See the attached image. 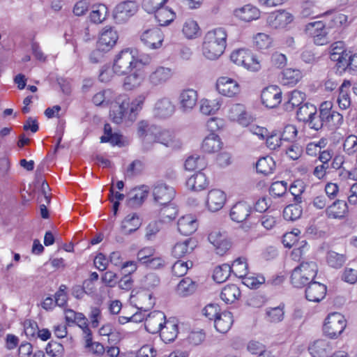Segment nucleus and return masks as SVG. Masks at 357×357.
<instances>
[{
	"label": "nucleus",
	"mask_w": 357,
	"mask_h": 357,
	"mask_svg": "<svg viewBox=\"0 0 357 357\" xmlns=\"http://www.w3.org/2000/svg\"><path fill=\"white\" fill-rule=\"evenodd\" d=\"M206 165L205 158L197 155L188 157L184 164L185 169L188 171H200L204 169Z\"/></svg>",
	"instance_id": "nucleus-44"
},
{
	"label": "nucleus",
	"mask_w": 357,
	"mask_h": 357,
	"mask_svg": "<svg viewBox=\"0 0 357 357\" xmlns=\"http://www.w3.org/2000/svg\"><path fill=\"white\" fill-rule=\"evenodd\" d=\"M266 137V146L271 150H275L278 148L282 146L283 140L282 139L281 135L277 131H273L270 135Z\"/></svg>",
	"instance_id": "nucleus-58"
},
{
	"label": "nucleus",
	"mask_w": 357,
	"mask_h": 357,
	"mask_svg": "<svg viewBox=\"0 0 357 357\" xmlns=\"http://www.w3.org/2000/svg\"><path fill=\"white\" fill-rule=\"evenodd\" d=\"M271 43L272 39L266 33H259L255 37V44L259 50H266L268 48Z\"/></svg>",
	"instance_id": "nucleus-63"
},
{
	"label": "nucleus",
	"mask_w": 357,
	"mask_h": 357,
	"mask_svg": "<svg viewBox=\"0 0 357 357\" xmlns=\"http://www.w3.org/2000/svg\"><path fill=\"white\" fill-rule=\"evenodd\" d=\"M305 31L310 36H317V33L325 31V24L321 21L309 22L305 25Z\"/></svg>",
	"instance_id": "nucleus-60"
},
{
	"label": "nucleus",
	"mask_w": 357,
	"mask_h": 357,
	"mask_svg": "<svg viewBox=\"0 0 357 357\" xmlns=\"http://www.w3.org/2000/svg\"><path fill=\"white\" fill-rule=\"evenodd\" d=\"M227 34L224 28L219 27L208 31L203 43L204 56L210 60L219 58L227 45Z\"/></svg>",
	"instance_id": "nucleus-3"
},
{
	"label": "nucleus",
	"mask_w": 357,
	"mask_h": 357,
	"mask_svg": "<svg viewBox=\"0 0 357 357\" xmlns=\"http://www.w3.org/2000/svg\"><path fill=\"white\" fill-rule=\"evenodd\" d=\"M182 31L185 36L189 39L197 38L201 34L197 22L192 19H188L185 22Z\"/></svg>",
	"instance_id": "nucleus-45"
},
{
	"label": "nucleus",
	"mask_w": 357,
	"mask_h": 357,
	"mask_svg": "<svg viewBox=\"0 0 357 357\" xmlns=\"http://www.w3.org/2000/svg\"><path fill=\"white\" fill-rule=\"evenodd\" d=\"M245 110L244 105L241 104L233 105L229 109V118L231 121H236L243 123L245 119Z\"/></svg>",
	"instance_id": "nucleus-52"
},
{
	"label": "nucleus",
	"mask_w": 357,
	"mask_h": 357,
	"mask_svg": "<svg viewBox=\"0 0 357 357\" xmlns=\"http://www.w3.org/2000/svg\"><path fill=\"white\" fill-rule=\"evenodd\" d=\"M220 107V103L218 99H203L200 102V112L205 115L214 114Z\"/></svg>",
	"instance_id": "nucleus-48"
},
{
	"label": "nucleus",
	"mask_w": 357,
	"mask_h": 357,
	"mask_svg": "<svg viewBox=\"0 0 357 357\" xmlns=\"http://www.w3.org/2000/svg\"><path fill=\"white\" fill-rule=\"evenodd\" d=\"M305 99V94L300 91L294 90L291 92L288 101L285 104L287 110H291L295 107H300Z\"/></svg>",
	"instance_id": "nucleus-50"
},
{
	"label": "nucleus",
	"mask_w": 357,
	"mask_h": 357,
	"mask_svg": "<svg viewBox=\"0 0 357 357\" xmlns=\"http://www.w3.org/2000/svg\"><path fill=\"white\" fill-rule=\"evenodd\" d=\"M241 295L239 288L234 284L225 286L220 293L221 299L226 303H233Z\"/></svg>",
	"instance_id": "nucleus-39"
},
{
	"label": "nucleus",
	"mask_w": 357,
	"mask_h": 357,
	"mask_svg": "<svg viewBox=\"0 0 357 357\" xmlns=\"http://www.w3.org/2000/svg\"><path fill=\"white\" fill-rule=\"evenodd\" d=\"M331 351V344L325 340H317L309 347L312 357H328Z\"/></svg>",
	"instance_id": "nucleus-33"
},
{
	"label": "nucleus",
	"mask_w": 357,
	"mask_h": 357,
	"mask_svg": "<svg viewBox=\"0 0 357 357\" xmlns=\"http://www.w3.org/2000/svg\"><path fill=\"white\" fill-rule=\"evenodd\" d=\"M136 64L137 61L132 52L129 49H126L116 56L113 70L119 75H126L136 67Z\"/></svg>",
	"instance_id": "nucleus-6"
},
{
	"label": "nucleus",
	"mask_w": 357,
	"mask_h": 357,
	"mask_svg": "<svg viewBox=\"0 0 357 357\" xmlns=\"http://www.w3.org/2000/svg\"><path fill=\"white\" fill-rule=\"evenodd\" d=\"M173 75L174 72L172 68L158 66L150 73L148 81L152 86L155 87L165 84L172 77Z\"/></svg>",
	"instance_id": "nucleus-15"
},
{
	"label": "nucleus",
	"mask_w": 357,
	"mask_h": 357,
	"mask_svg": "<svg viewBox=\"0 0 357 357\" xmlns=\"http://www.w3.org/2000/svg\"><path fill=\"white\" fill-rule=\"evenodd\" d=\"M339 68H342L344 70H357V54H349L348 53L347 57L342 60V62L338 65Z\"/></svg>",
	"instance_id": "nucleus-61"
},
{
	"label": "nucleus",
	"mask_w": 357,
	"mask_h": 357,
	"mask_svg": "<svg viewBox=\"0 0 357 357\" xmlns=\"http://www.w3.org/2000/svg\"><path fill=\"white\" fill-rule=\"evenodd\" d=\"M196 246V241L194 239L187 238L176 243L172 248V254L175 258H181L190 254Z\"/></svg>",
	"instance_id": "nucleus-24"
},
{
	"label": "nucleus",
	"mask_w": 357,
	"mask_h": 357,
	"mask_svg": "<svg viewBox=\"0 0 357 357\" xmlns=\"http://www.w3.org/2000/svg\"><path fill=\"white\" fill-rule=\"evenodd\" d=\"M167 321L164 312L161 311H153L149 314L145 319V328L152 334L159 333Z\"/></svg>",
	"instance_id": "nucleus-14"
},
{
	"label": "nucleus",
	"mask_w": 357,
	"mask_h": 357,
	"mask_svg": "<svg viewBox=\"0 0 357 357\" xmlns=\"http://www.w3.org/2000/svg\"><path fill=\"white\" fill-rule=\"evenodd\" d=\"M118 38L117 32L112 27L104 28L97 43L98 50L109 51L116 43Z\"/></svg>",
	"instance_id": "nucleus-10"
},
{
	"label": "nucleus",
	"mask_w": 357,
	"mask_h": 357,
	"mask_svg": "<svg viewBox=\"0 0 357 357\" xmlns=\"http://www.w3.org/2000/svg\"><path fill=\"white\" fill-rule=\"evenodd\" d=\"M197 92L192 89L183 90L178 96L179 109L183 112H190L197 102Z\"/></svg>",
	"instance_id": "nucleus-18"
},
{
	"label": "nucleus",
	"mask_w": 357,
	"mask_h": 357,
	"mask_svg": "<svg viewBox=\"0 0 357 357\" xmlns=\"http://www.w3.org/2000/svg\"><path fill=\"white\" fill-rule=\"evenodd\" d=\"M347 326L344 317L339 312L331 313L326 318L323 332L331 339H335L342 333Z\"/></svg>",
	"instance_id": "nucleus-5"
},
{
	"label": "nucleus",
	"mask_w": 357,
	"mask_h": 357,
	"mask_svg": "<svg viewBox=\"0 0 357 357\" xmlns=\"http://www.w3.org/2000/svg\"><path fill=\"white\" fill-rule=\"evenodd\" d=\"M148 195L149 188L145 185L132 190L128 195V206L131 208H137L140 206L147 198Z\"/></svg>",
	"instance_id": "nucleus-23"
},
{
	"label": "nucleus",
	"mask_w": 357,
	"mask_h": 357,
	"mask_svg": "<svg viewBox=\"0 0 357 357\" xmlns=\"http://www.w3.org/2000/svg\"><path fill=\"white\" fill-rule=\"evenodd\" d=\"M142 221L137 213L128 214L122 221L121 229L125 235H129L137 231L141 226Z\"/></svg>",
	"instance_id": "nucleus-28"
},
{
	"label": "nucleus",
	"mask_w": 357,
	"mask_h": 357,
	"mask_svg": "<svg viewBox=\"0 0 357 357\" xmlns=\"http://www.w3.org/2000/svg\"><path fill=\"white\" fill-rule=\"evenodd\" d=\"M289 192L291 195L294 196V201L296 203H301L302 202V197L301 195L305 190V188L303 184L300 181H296L294 182L289 188Z\"/></svg>",
	"instance_id": "nucleus-59"
},
{
	"label": "nucleus",
	"mask_w": 357,
	"mask_h": 357,
	"mask_svg": "<svg viewBox=\"0 0 357 357\" xmlns=\"http://www.w3.org/2000/svg\"><path fill=\"white\" fill-rule=\"evenodd\" d=\"M347 56L348 53L344 50V45L342 41H337L331 45L330 58L332 61H337V65Z\"/></svg>",
	"instance_id": "nucleus-40"
},
{
	"label": "nucleus",
	"mask_w": 357,
	"mask_h": 357,
	"mask_svg": "<svg viewBox=\"0 0 357 357\" xmlns=\"http://www.w3.org/2000/svg\"><path fill=\"white\" fill-rule=\"evenodd\" d=\"M175 112V106L167 97L159 98L155 103L153 112L158 119H165L170 117Z\"/></svg>",
	"instance_id": "nucleus-13"
},
{
	"label": "nucleus",
	"mask_w": 357,
	"mask_h": 357,
	"mask_svg": "<svg viewBox=\"0 0 357 357\" xmlns=\"http://www.w3.org/2000/svg\"><path fill=\"white\" fill-rule=\"evenodd\" d=\"M208 184L206 176L201 170L190 176L186 181L188 188L193 191L202 190L207 187Z\"/></svg>",
	"instance_id": "nucleus-34"
},
{
	"label": "nucleus",
	"mask_w": 357,
	"mask_h": 357,
	"mask_svg": "<svg viewBox=\"0 0 357 357\" xmlns=\"http://www.w3.org/2000/svg\"><path fill=\"white\" fill-rule=\"evenodd\" d=\"M149 93H143L137 96L131 102L126 95H119L109 110L112 121L120 124L125 122L132 123L139 112L142 109L144 101Z\"/></svg>",
	"instance_id": "nucleus-1"
},
{
	"label": "nucleus",
	"mask_w": 357,
	"mask_h": 357,
	"mask_svg": "<svg viewBox=\"0 0 357 357\" xmlns=\"http://www.w3.org/2000/svg\"><path fill=\"white\" fill-rule=\"evenodd\" d=\"M159 332L163 342L165 343L173 342L178 333V324L175 320H167Z\"/></svg>",
	"instance_id": "nucleus-27"
},
{
	"label": "nucleus",
	"mask_w": 357,
	"mask_h": 357,
	"mask_svg": "<svg viewBox=\"0 0 357 357\" xmlns=\"http://www.w3.org/2000/svg\"><path fill=\"white\" fill-rule=\"evenodd\" d=\"M262 103L268 108L277 107L282 100L281 89L275 85L265 88L261 94Z\"/></svg>",
	"instance_id": "nucleus-12"
},
{
	"label": "nucleus",
	"mask_w": 357,
	"mask_h": 357,
	"mask_svg": "<svg viewBox=\"0 0 357 357\" xmlns=\"http://www.w3.org/2000/svg\"><path fill=\"white\" fill-rule=\"evenodd\" d=\"M234 15L242 21L250 22L258 19L259 17V10L254 6L246 5L241 8L234 10Z\"/></svg>",
	"instance_id": "nucleus-35"
},
{
	"label": "nucleus",
	"mask_w": 357,
	"mask_h": 357,
	"mask_svg": "<svg viewBox=\"0 0 357 357\" xmlns=\"http://www.w3.org/2000/svg\"><path fill=\"white\" fill-rule=\"evenodd\" d=\"M226 201L225 192L220 190L213 189L208 192L206 200V205L212 212L221 209Z\"/></svg>",
	"instance_id": "nucleus-21"
},
{
	"label": "nucleus",
	"mask_w": 357,
	"mask_h": 357,
	"mask_svg": "<svg viewBox=\"0 0 357 357\" xmlns=\"http://www.w3.org/2000/svg\"><path fill=\"white\" fill-rule=\"evenodd\" d=\"M317 112V107L311 103L306 102L301 105L296 112V117L299 121L307 123L312 115Z\"/></svg>",
	"instance_id": "nucleus-41"
},
{
	"label": "nucleus",
	"mask_w": 357,
	"mask_h": 357,
	"mask_svg": "<svg viewBox=\"0 0 357 357\" xmlns=\"http://www.w3.org/2000/svg\"><path fill=\"white\" fill-rule=\"evenodd\" d=\"M155 17L160 26H167L175 18V13L170 8L162 7L154 11Z\"/></svg>",
	"instance_id": "nucleus-38"
},
{
	"label": "nucleus",
	"mask_w": 357,
	"mask_h": 357,
	"mask_svg": "<svg viewBox=\"0 0 357 357\" xmlns=\"http://www.w3.org/2000/svg\"><path fill=\"white\" fill-rule=\"evenodd\" d=\"M230 266L231 272L238 278H243L248 273V266L245 257L237 258Z\"/></svg>",
	"instance_id": "nucleus-46"
},
{
	"label": "nucleus",
	"mask_w": 357,
	"mask_h": 357,
	"mask_svg": "<svg viewBox=\"0 0 357 357\" xmlns=\"http://www.w3.org/2000/svg\"><path fill=\"white\" fill-rule=\"evenodd\" d=\"M108 13L107 7L104 4H98L93 6L90 14L91 20L96 24L102 22L107 17Z\"/></svg>",
	"instance_id": "nucleus-49"
},
{
	"label": "nucleus",
	"mask_w": 357,
	"mask_h": 357,
	"mask_svg": "<svg viewBox=\"0 0 357 357\" xmlns=\"http://www.w3.org/2000/svg\"><path fill=\"white\" fill-rule=\"evenodd\" d=\"M300 203L291 204L283 210V217L288 221H295L299 219L303 213V208Z\"/></svg>",
	"instance_id": "nucleus-43"
},
{
	"label": "nucleus",
	"mask_w": 357,
	"mask_h": 357,
	"mask_svg": "<svg viewBox=\"0 0 357 357\" xmlns=\"http://www.w3.org/2000/svg\"><path fill=\"white\" fill-rule=\"evenodd\" d=\"M152 143H160L165 146H174L175 136L174 133L167 130H160L157 127L154 131Z\"/></svg>",
	"instance_id": "nucleus-29"
},
{
	"label": "nucleus",
	"mask_w": 357,
	"mask_h": 357,
	"mask_svg": "<svg viewBox=\"0 0 357 357\" xmlns=\"http://www.w3.org/2000/svg\"><path fill=\"white\" fill-rule=\"evenodd\" d=\"M331 102H322L319 111L312 115L306 123L310 129L316 131L321 130L324 127H339L343 123V115L332 109Z\"/></svg>",
	"instance_id": "nucleus-2"
},
{
	"label": "nucleus",
	"mask_w": 357,
	"mask_h": 357,
	"mask_svg": "<svg viewBox=\"0 0 357 357\" xmlns=\"http://www.w3.org/2000/svg\"><path fill=\"white\" fill-rule=\"evenodd\" d=\"M168 0H143L142 7L148 13H153L154 11L164 6Z\"/></svg>",
	"instance_id": "nucleus-62"
},
{
	"label": "nucleus",
	"mask_w": 357,
	"mask_h": 357,
	"mask_svg": "<svg viewBox=\"0 0 357 357\" xmlns=\"http://www.w3.org/2000/svg\"><path fill=\"white\" fill-rule=\"evenodd\" d=\"M351 83L349 80H344L339 89V95L337 99L339 108L347 110L351 105V98L349 94Z\"/></svg>",
	"instance_id": "nucleus-30"
},
{
	"label": "nucleus",
	"mask_w": 357,
	"mask_h": 357,
	"mask_svg": "<svg viewBox=\"0 0 357 357\" xmlns=\"http://www.w3.org/2000/svg\"><path fill=\"white\" fill-rule=\"evenodd\" d=\"M252 212V206L245 202H238L231 208L229 216L236 222H242L247 220Z\"/></svg>",
	"instance_id": "nucleus-19"
},
{
	"label": "nucleus",
	"mask_w": 357,
	"mask_h": 357,
	"mask_svg": "<svg viewBox=\"0 0 357 357\" xmlns=\"http://www.w3.org/2000/svg\"><path fill=\"white\" fill-rule=\"evenodd\" d=\"M208 239L219 255H223L231 247L230 242L227 239L226 233L218 229L212 231L208 234Z\"/></svg>",
	"instance_id": "nucleus-9"
},
{
	"label": "nucleus",
	"mask_w": 357,
	"mask_h": 357,
	"mask_svg": "<svg viewBox=\"0 0 357 357\" xmlns=\"http://www.w3.org/2000/svg\"><path fill=\"white\" fill-rule=\"evenodd\" d=\"M347 211V202L337 199L326 208V214L328 218L341 219L345 216Z\"/></svg>",
	"instance_id": "nucleus-26"
},
{
	"label": "nucleus",
	"mask_w": 357,
	"mask_h": 357,
	"mask_svg": "<svg viewBox=\"0 0 357 357\" xmlns=\"http://www.w3.org/2000/svg\"><path fill=\"white\" fill-rule=\"evenodd\" d=\"M140 38L148 48L156 50L162 46L164 36L160 29L154 28L144 31Z\"/></svg>",
	"instance_id": "nucleus-11"
},
{
	"label": "nucleus",
	"mask_w": 357,
	"mask_h": 357,
	"mask_svg": "<svg viewBox=\"0 0 357 357\" xmlns=\"http://www.w3.org/2000/svg\"><path fill=\"white\" fill-rule=\"evenodd\" d=\"M275 168V162L272 158L266 156L261 158L256 164V169L257 172L264 175H268L273 173Z\"/></svg>",
	"instance_id": "nucleus-47"
},
{
	"label": "nucleus",
	"mask_w": 357,
	"mask_h": 357,
	"mask_svg": "<svg viewBox=\"0 0 357 357\" xmlns=\"http://www.w3.org/2000/svg\"><path fill=\"white\" fill-rule=\"evenodd\" d=\"M231 272V266L229 264H224L215 267L213 278L216 282L222 283L229 277Z\"/></svg>",
	"instance_id": "nucleus-51"
},
{
	"label": "nucleus",
	"mask_w": 357,
	"mask_h": 357,
	"mask_svg": "<svg viewBox=\"0 0 357 357\" xmlns=\"http://www.w3.org/2000/svg\"><path fill=\"white\" fill-rule=\"evenodd\" d=\"M197 284L190 278L182 279L176 287V294L181 297L192 294L197 289Z\"/></svg>",
	"instance_id": "nucleus-36"
},
{
	"label": "nucleus",
	"mask_w": 357,
	"mask_h": 357,
	"mask_svg": "<svg viewBox=\"0 0 357 357\" xmlns=\"http://www.w3.org/2000/svg\"><path fill=\"white\" fill-rule=\"evenodd\" d=\"M343 149L349 155L356 153L357 151V137L353 135L348 136L344 140Z\"/></svg>",
	"instance_id": "nucleus-64"
},
{
	"label": "nucleus",
	"mask_w": 357,
	"mask_h": 357,
	"mask_svg": "<svg viewBox=\"0 0 357 357\" xmlns=\"http://www.w3.org/2000/svg\"><path fill=\"white\" fill-rule=\"evenodd\" d=\"M301 78V73L298 69L287 68L282 73L281 82L284 85H294Z\"/></svg>",
	"instance_id": "nucleus-42"
},
{
	"label": "nucleus",
	"mask_w": 357,
	"mask_h": 357,
	"mask_svg": "<svg viewBox=\"0 0 357 357\" xmlns=\"http://www.w3.org/2000/svg\"><path fill=\"white\" fill-rule=\"evenodd\" d=\"M346 260L347 257L343 254H339L335 251H329L327 253V262L333 268H341L344 264Z\"/></svg>",
	"instance_id": "nucleus-53"
},
{
	"label": "nucleus",
	"mask_w": 357,
	"mask_h": 357,
	"mask_svg": "<svg viewBox=\"0 0 357 357\" xmlns=\"http://www.w3.org/2000/svg\"><path fill=\"white\" fill-rule=\"evenodd\" d=\"M45 349L47 354L51 357H63L64 354L63 346L55 341L50 342Z\"/></svg>",
	"instance_id": "nucleus-57"
},
{
	"label": "nucleus",
	"mask_w": 357,
	"mask_h": 357,
	"mask_svg": "<svg viewBox=\"0 0 357 357\" xmlns=\"http://www.w3.org/2000/svg\"><path fill=\"white\" fill-rule=\"evenodd\" d=\"M222 142L219 136L215 133H211L206 136L202 144V149L207 153H212L222 149Z\"/></svg>",
	"instance_id": "nucleus-31"
},
{
	"label": "nucleus",
	"mask_w": 357,
	"mask_h": 357,
	"mask_svg": "<svg viewBox=\"0 0 357 357\" xmlns=\"http://www.w3.org/2000/svg\"><path fill=\"white\" fill-rule=\"evenodd\" d=\"M218 91L225 96L233 97L240 91L238 82L228 77H221L216 82Z\"/></svg>",
	"instance_id": "nucleus-16"
},
{
	"label": "nucleus",
	"mask_w": 357,
	"mask_h": 357,
	"mask_svg": "<svg viewBox=\"0 0 357 357\" xmlns=\"http://www.w3.org/2000/svg\"><path fill=\"white\" fill-rule=\"evenodd\" d=\"M192 266V261H183L178 260L172 266V271L174 275L182 277L187 273L188 270Z\"/></svg>",
	"instance_id": "nucleus-54"
},
{
	"label": "nucleus",
	"mask_w": 357,
	"mask_h": 357,
	"mask_svg": "<svg viewBox=\"0 0 357 357\" xmlns=\"http://www.w3.org/2000/svg\"><path fill=\"white\" fill-rule=\"evenodd\" d=\"M287 183L284 181L273 182L269 189L270 195L276 198L281 197L286 195Z\"/></svg>",
	"instance_id": "nucleus-55"
},
{
	"label": "nucleus",
	"mask_w": 357,
	"mask_h": 357,
	"mask_svg": "<svg viewBox=\"0 0 357 357\" xmlns=\"http://www.w3.org/2000/svg\"><path fill=\"white\" fill-rule=\"evenodd\" d=\"M142 77L137 73H133L125 77L123 82V88L126 90L130 91L140 86Z\"/></svg>",
	"instance_id": "nucleus-56"
},
{
	"label": "nucleus",
	"mask_w": 357,
	"mask_h": 357,
	"mask_svg": "<svg viewBox=\"0 0 357 357\" xmlns=\"http://www.w3.org/2000/svg\"><path fill=\"white\" fill-rule=\"evenodd\" d=\"M318 271L317 265L314 261H302L294 268L291 275V282L294 287L301 288L313 282Z\"/></svg>",
	"instance_id": "nucleus-4"
},
{
	"label": "nucleus",
	"mask_w": 357,
	"mask_h": 357,
	"mask_svg": "<svg viewBox=\"0 0 357 357\" xmlns=\"http://www.w3.org/2000/svg\"><path fill=\"white\" fill-rule=\"evenodd\" d=\"M156 126L150 124L147 121L142 120L137 123V135L142 139L144 146L149 149L152 144V138Z\"/></svg>",
	"instance_id": "nucleus-20"
},
{
	"label": "nucleus",
	"mask_w": 357,
	"mask_h": 357,
	"mask_svg": "<svg viewBox=\"0 0 357 357\" xmlns=\"http://www.w3.org/2000/svg\"><path fill=\"white\" fill-rule=\"evenodd\" d=\"M293 15L284 10L270 13L267 17L268 24L273 29L284 28L293 21Z\"/></svg>",
	"instance_id": "nucleus-17"
},
{
	"label": "nucleus",
	"mask_w": 357,
	"mask_h": 357,
	"mask_svg": "<svg viewBox=\"0 0 357 357\" xmlns=\"http://www.w3.org/2000/svg\"><path fill=\"white\" fill-rule=\"evenodd\" d=\"M326 294V287L319 282H312L305 289V298L312 302L321 301L325 297Z\"/></svg>",
	"instance_id": "nucleus-22"
},
{
	"label": "nucleus",
	"mask_w": 357,
	"mask_h": 357,
	"mask_svg": "<svg viewBox=\"0 0 357 357\" xmlns=\"http://www.w3.org/2000/svg\"><path fill=\"white\" fill-rule=\"evenodd\" d=\"M233 322L232 314L230 312L225 311L216 317L214 326L218 332L225 333L231 328Z\"/></svg>",
	"instance_id": "nucleus-32"
},
{
	"label": "nucleus",
	"mask_w": 357,
	"mask_h": 357,
	"mask_svg": "<svg viewBox=\"0 0 357 357\" xmlns=\"http://www.w3.org/2000/svg\"><path fill=\"white\" fill-rule=\"evenodd\" d=\"M154 202L160 205L170 204L176 195L174 188L164 183H156L152 190Z\"/></svg>",
	"instance_id": "nucleus-8"
},
{
	"label": "nucleus",
	"mask_w": 357,
	"mask_h": 357,
	"mask_svg": "<svg viewBox=\"0 0 357 357\" xmlns=\"http://www.w3.org/2000/svg\"><path fill=\"white\" fill-rule=\"evenodd\" d=\"M178 231L184 236L193 234L197 229V220L191 215H187L179 218L178 223Z\"/></svg>",
	"instance_id": "nucleus-25"
},
{
	"label": "nucleus",
	"mask_w": 357,
	"mask_h": 357,
	"mask_svg": "<svg viewBox=\"0 0 357 357\" xmlns=\"http://www.w3.org/2000/svg\"><path fill=\"white\" fill-rule=\"evenodd\" d=\"M137 10L138 5L135 1H125L116 6L113 17L117 23H123L133 16Z\"/></svg>",
	"instance_id": "nucleus-7"
},
{
	"label": "nucleus",
	"mask_w": 357,
	"mask_h": 357,
	"mask_svg": "<svg viewBox=\"0 0 357 357\" xmlns=\"http://www.w3.org/2000/svg\"><path fill=\"white\" fill-rule=\"evenodd\" d=\"M116 97H118V96H116L113 91L106 89L95 94L93 97V102L97 106L110 104L111 108Z\"/></svg>",
	"instance_id": "nucleus-37"
}]
</instances>
